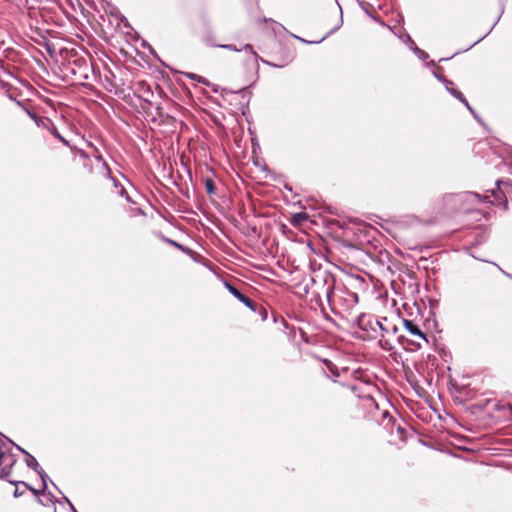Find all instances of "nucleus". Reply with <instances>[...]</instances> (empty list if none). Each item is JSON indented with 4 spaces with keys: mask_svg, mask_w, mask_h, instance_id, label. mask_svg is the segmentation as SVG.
<instances>
[{
    "mask_svg": "<svg viewBox=\"0 0 512 512\" xmlns=\"http://www.w3.org/2000/svg\"><path fill=\"white\" fill-rule=\"evenodd\" d=\"M18 487L19 486H16V489H15L14 494H13L15 498H18V497L22 496L23 493H24V491H20Z\"/></svg>",
    "mask_w": 512,
    "mask_h": 512,
    "instance_id": "obj_35",
    "label": "nucleus"
},
{
    "mask_svg": "<svg viewBox=\"0 0 512 512\" xmlns=\"http://www.w3.org/2000/svg\"><path fill=\"white\" fill-rule=\"evenodd\" d=\"M400 433L404 431V428H401L400 426L397 428Z\"/></svg>",
    "mask_w": 512,
    "mask_h": 512,
    "instance_id": "obj_43",
    "label": "nucleus"
},
{
    "mask_svg": "<svg viewBox=\"0 0 512 512\" xmlns=\"http://www.w3.org/2000/svg\"><path fill=\"white\" fill-rule=\"evenodd\" d=\"M26 465L33 469L36 473L41 470V466L39 465L38 461L34 456H32L30 453H26Z\"/></svg>",
    "mask_w": 512,
    "mask_h": 512,
    "instance_id": "obj_11",
    "label": "nucleus"
},
{
    "mask_svg": "<svg viewBox=\"0 0 512 512\" xmlns=\"http://www.w3.org/2000/svg\"><path fill=\"white\" fill-rule=\"evenodd\" d=\"M407 41H408V43H409V45H410L411 50H413V52H414L415 54H417V50H421L420 48H418V47L415 45L414 41L411 39V37H410L409 35H407Z\"/></svg>",
    "mask_w": 512,
    "mask_h": 512,
    "instance_id": "obj_22",
    "label": "nucleus"
},
{
    "mask_svg": "<svg viewBox=\"0 0 512 512\" xmlns=\"http://www.w3.org/2000/svg\"><path fill=\"white\" fill-rule=\"evenodd\" d=\"M21 5L27 4L28 0H17Z\"/></svg>",
    "mask_w": 512,
    "mask_h": 512,
    "instance_id": "obj_39",
    "label": "nucleus"
},
{
    "mask_svg": "<svg viewBox=\"0 0 512 512\" xmlns=\"http://www.w3.org/2000/svg\"><path fill=\"white\" fill-rule=\"evenodd\" d=\"M275 24H276V25H278L280 28H282V29H284V30H285V28H284V26H283V25H281V24H279V23H277V22H275Z\"/></svg>",
    "mask_w": 512,
    "mask_h": 512,
    "instance_id": "obj_42",
    "label": "nucleus"
},
{
    "mask_svg": "<svg viewBox=\"0 0 512 512\" xmlns=\"http://www.w3.org/2000/svg\"><path fill=\"white\" fill-rule=\"evenodd\" d=\"M466 107H467V109H468V110L473 114L474 118H475L478 122H480V121H481L480 117H479V116L477 115V113L473 110V108L470 106V104H469V103H468V106H466Z\"/></svg>",
    "mask_w": 512,
    "mask_h": 512,
    "instance_id": "obj_29",
    "label": "nucleus"
},
{
    "mask_svg": "<svg viewBox=\"0 0 512 512\" xmlns=\"http://www.w3.org/2000/svg\"><path fill=\"white\" fill-rule=\"evenodd\" d=\"M163 240L166 242V243H169L170 245H173L175 246L176 248L182 250V251H186V249L179 243H177L176 241L172 240V239H169V238H166V237H163Z\"/></svg>",
    "mask_w": 512,
    "mask_h": 512,
    "instance_id": "obj_20",
    "label": "nucleus"
},
{
    "mask_svg": "<svg viewBox=\"0 0 512 512\" xmlns=\"http://www.w3.org/2000/svg\"><path fill=\"white\" fill-rule=\"evenodd\" d=\"M482 38L478 39L477 41H475L472 45H470L467 49H465L464 51H467L469 50L470 48H472L474 45L478 44V42L481 41Z\"/></svg>",
    "mask_w": 512,
    "mask_h": 512,
    "instance_id": "obj_37",
    "label": "nucleus"
},
{
    "mask_svg": "<svg viewBox=\"0 0 512 512\" xmlns=\"http://www.w3.org/2000/svg\"><path fill=\"white\" fill-rule=\"evenodd\" d=\"M18 451H20L21 453H23L25 456H26V453H28L25 449H23L22 447H20L19 445L15 444L13 445Z\"/></svg>",
    "mask_w": 512,
    "mask_h": 512,
    "instance_id": "obj_36",
    "label": "nucleus"
},
{
    "mask_svg": "<svg viewBox=\"0 0 512 512\" xmlns=\"http://www.w3.org/2000/svg\"><path fill=\"white\" fill-rule=\"evenodd\" d=\"M378 329L381 331L382 337L389 334H396L398 332V327L395 324L388 322L387 318L380 320Z\"/></svg>",
    "mask_w": 512,
    "mask_h": 512,
    "instance_id": "obj_7",
    "label": "nucleus"
},
{
    "mask_svg": "<svg viewBox=\"0 0 512 512\" xmlns=\"http://www.w3.org/2000/svg\"><path fill=\"white\" fill-rule=\"evenodd\" d=\"M204 184L208 195H214L216 193V186L213 179L206 177L204 179Z\"/></svg>",
    "mask_w": 512,
    "mask_h": 512,
    "instance_id": "obj_13",
    "label": "nucleus"
},
{
    "mask_svg": "<svg viewBox=\"0 0 512 512\" xmlns=\"http://www.w3.org/2000/svg\"><path fill=\"white\" fill-rule=\"evenodd\" d=\"M357 326L366 332H377L380 325V320L371 315L361 314L357 320Z\"/></svg>",
    "mask_w": 512,
    "mask_h": 512,
    "instance_id": "obj_4",
    "label": "nucleus"
},
{
    "mask_svg": "<svg viewBox=\"0 0 512 512\" xmlns=\"http://www.w3.org/2000/svg\"><path fill=\"white\" fill-rule=\"evenodd\" d=\"M202 40L203 42L208 45V46H211V47H218V45L214 42L213 40V35L210 31H207L203 34L202 36Z\"/></svg>",
    "mask_w": 512,
    "mask_h": 512,
    "instance_id": "obj_16",
    "label": "nucleus"
},
{
    "mask_svg": "<svg viewBox=\"0 0 512 512\" xmlns=\"http://www.w3.org/2000/svg\"><path fill=\"white\" fill-rule=\"evenodd\" d=\"M263 21L267 22V21H272V20L271 19H267V18H263Z\"/></svg>",
    "mask_w": 512,
    "mask_h": 512,
    "instance_id": "obj_44",
    "label": "nucleus"
},
{
    "mask_svg": "<svg viewBox=\"0 0 512 512\" xmlns=\"http://www.w3.org/2000/svg\"><path fill=\"white\" fill-rule=\"evenodd\" d=\"M492 264L495 265L501 271L502 274H504L506 277L512 279V274L503 270L498 264H496V263H492Z\"/></svg>",
    "mask_w": 512,
    "mask_h": 512,
    "instance_id": "obj_33",
    "label": "nucleus"
},
{
    "mask_svg": "<svg viewBox=\"0 0 512 512\" xmlns=\"http://www.w3.org/2000/svg\"><path fill=\"white\" fill-rule=\"evenodd\" d=\"M37 474L40 476L43 486V491L47 489V481L49 480L48 475L45 473L43 469L39 470Z\"/></svg>",
    "mask_w": 512,
    "mask_h": 512,
    "instance_id": "obj_17",
    "label": "nucleus"
},
{
    "mask_svg": "<svg viewBox=\"0 0 512 512\" xmlns=\"http://www.w3.org/2000/svg\"><path fill=\"white\" fill-rule=\"evenodd\" d=\"M351 296L353 297L354 301L357 302L358 296L356 293H351Z\"/></svg>",
    "mask_w": 512,
    "mask_h": 512,
    "instance_id": "obj_38",
    "label": "nucleus"
},
{
    "mask_svg": "<svg viewBox=\"0 0 512 512\" xmlns=\"http://www.w3.org/2000/svg\"><path fill=\"white\" fill-rule=\"evenodd\" d=\"M218 47L222 48V49H225V50L235 51V52H239V51L242 50V49L237 48L233 44H220V45H218Z\"/></svg>",
    "mask_w": 512,
    "mask_h": 512,
    "instance_id": "obj_19",
    "label": "nucleus"
},
{
    "mask_svg": "<svg viewBox=\"0 0 512 512\" xmlns=\"http://www.w3.org/2000/svg\"><path fill=\"white\" fill-rule=\"evenodd\" d=\"M429 64H430V65H435V62L432 60V61H430V63H429Z\"/></svg>",
    "mask_w": 512,
    "mask_h": 512,
    "instance_id": "obj_45",
    "label": "nucleus"
},
{
    "mask_svg": "<svg viewBox=\"0 0 512 512\" xmlns=\"http://www.w3.org/2000/svg\"><path fill=\"white\" fill-rule=\"evenodd\" d=\"M239 93H241V94H245V93H247V89H246V88H243V89H241V90L239 91Z\"/></svg>",
    "mask_w": 512,
    "mask_h": 512,
    "instance_id": "obj_40",
    "label": "nucleus"
},
{
    "mask_svg": "<svg viewBox=\"0 0 512 512\" xmlns=\"http://www.w3.org/2000/svg\"><path fill=\"white\" fill-rule=\"evenodd\" d=\"M242 50H245L246 52L253 54L255 57L258 56L257 53L254 51L253 46L251 44L244 45Z\"/></svg>",
    "mask_w": 512,
    "mask_h": 512,
    "instance_id": "obj_25",
    "label": "nucleus"
},
{
    "mask_svg": "<svg viewBox=\"0 0 512 512\" xmlns=\"http://www.w3.org/2000/svg\"><path fill=\"white\" fill-rule=\"evenodd\" d=\"M335 2H338V0H335ZM337 4H339V3H337ZM338 6H339V9H340V8H341V6H340V5H338Z\"/></svg>",
    "mask_w": 512,
    "mask_h": 512,
    "instance_id": "obj_47",
    "label": "nucleus"
},
{
    "mask_svg": "<svg viewBox=\"0 0 512 512\" xmlns=\"http://www.w3.org/2000/svg\"><path fill=\"white\" fill-rule=\"evenodd\" d=\"M418 58L422 59V60H426L429 56L428 54L423 51V50H417V54Z\"/></svg>",
    "mask_w": 512,
    "mask_h": 512,
    "instance_id": "obj_27",
    "label": "nucleus"
},
{
    "mask_svg": "<svg viewBox=\"0 0 512 512\" xmlns=\"http://www.w3.org/2000/svg\"><path fill=\"white\" fill-rule=\"evenodd\" d=\"M5 435L0 432V439L4 437Z\"/></svg>",
    "mask_w": 512,
    "mask_h": 512,
    "instance_id": "obj_46",
    "label": "nucleus"
},
{
    "mask_svg": "<svg viewBox=\"0 0 512 512\" xmlns=\"http://www.w3.org/2000/svg\"><path fill=\"white\" fill-rule=\"evenodd\" d=\"M466 107H467V109H468V110L473 114L474 118H475L478 122H480V121H481L480 117H479V116L477 115V113L473 110V108L470 106V104H469V103H468V106H466Z\"/></svg>",
    "mask_w": 512,
    "mask_h": 512,
    "instance_id": "obj_30",
    "label": "nucleus"
},
{
    "mask_svg": "<svg viewBox=\"0 0 512 512\" xmlns=\"http://www.w3.org/2000/svg\"><path fill=\"white\" fill-rule=\"evenodd\" d=\"M51 133L59 139L64 145L69 146V142L58 132L56 128H54Z\"/></svg>",
    "mask_w": 512,
    "mask_h": 512,
    "instance_id": "obj_18",
    "label": "nucleus"
},
{
    "mask_svg": "<svg viewBox=\"0 0 512 512\" xmlns=\"http://www.w3.org/2000/svg\"><path fill=\"white\" fill-rule=\"evenodd\" d=\"M451 58H452V57H448V58H441L439 61H440V62H441V61H446V60H449V59H451Z\"/></svg>",
    "mask_w": 512,
    "mask_h": 512,
    "instance_id": "obj_41",
    "label": "nucleus"
},
{
    "mask_svg": "<svg viewBox=\"0 0 512 512\" xmlns=\"http://www.w3.org/2000/svg\"><path fill=\"white\" fill-rule=\"evenodd\" d=\"M187 75L190 78H192V79H196L198 82H202V83H205V84L207 83V81L203 77H201V76H198V75H195V74H192V73H189Z\"/></svg>",
    "mask_w": 512,
    "mask_h": 512,
    "instance_id": "obj_26",
    "label": "nucleus"
},
{
    "mask_svg": "<svg viewBox=\"0 0 512 512\" xmlns=\"http://www.w3.org/2000/svg\"><path fill=\"white\" fill-rule=\"evenodd\" d=\"M466 107H467V109H468V110L473 114L474 118H475L478 122H480V121H481L480 117H479V116L477 115V113L473 110V108L470 106V104H469V103H468V106H466Z\"/></svg>",
    "mask_w": 512,
    "mask_h": 512,
    "instance_id": "obj_32",
    "label": "nucleus"
},
{
    "mask_svg": "<svg viewBox=\"0 0 512 512\" xmlns=\"http://www.w3.org/2000/svg\"><path fill=\"white\" fill-rule=\"evenodd\" d=\"M64 500L69 505V508H70L71 512H78L76 510V508L74 507V505L71 503V501L67 497H64Z\"/></svg>",
    "mask_w": 512,
    "mask_h": 512,
    "instance_id": "obj_34",
    "label": "nucleus"
},
{
    "mask_svg": "<svg viewBox=\"0 0 512 512\" xmlns=\"http://www.w3.org/2000/svg\"><path fill=\"white\" fill-rule=\"evenodd\" d=\"M466 107H467V109H468V110L473 114L474 118H475L478 122H480V121H481L480 117H479V116L477 115V113L473 110V108L470 106V104H469V103H468V106H466Z\"/></svg>",
    "mask_w": 512,
    "mask_h": 512,
    "instance_id": "obj_31",
    "label": "nucleus"
},
{
    "mask_svg": "<svg viewBox=\"0 0 512 512\" xmlns=\"http://www.w3.org/2000/svg\"><path fill=\"white\" fill-rule=\"evenodd\" d=\"M10 445H14V442L8 437L0 439V479H8L18 461L17 455L11 452Z\"/></svg>",
    "mask_w": 512,
    "mask_h": 512,
    "instance_id": "obj_2",
    "label": "nucleus"
},
{
    "mask_svg": "<svg viewBox=\"0 0 512 512\" xmlns=\"http://www.w3.org/2000/svg\"><path fill=\"white\" fill-rule=\"evenodd\" d=\"M403 324H404L405 329L411 335L417 336L420 339H422L423 341L428 342V339H427L425 333L422 332L420 327L416 323H414V321L408 320V319H403Z\"/></svg>",
    "mask_w": 512,
    "mask_h": 512,
    "instance_id": "obj_6",
    "label": "nucleus"
},
{
    "mask_svg": "<svg viewBox=\"0 0 512 512\" xmlns=\"http://www.w3.org/2000/svg\"><path fill=\"white\" fill-rule=\"evenodd\" d=\"M94 158L102 163L103 168L105 169V173L107 177H111V169L109 168L107 162L103 159L102 154L96 150V153L94 154Z\"/></svg>",
    "mask_w": 512,
    "mask_h": 512,
    "instance_id": "obj_12",
    "label": "nucleus"
},
{
    "mask_svg": "<svg viewBox=\"0 0 512 512\" xmlns=\"http://www.w3.org/2000/svg\"><path fill=\"white\" fill-rule=\"evenodd\" d=\"M9 483L15 485V486H23L26 490H29L31 491L36 497H37V500L40 504H43L42 503V500L40 499V495H43L45 493V491H43V488L41 490H37L35 488H33L32 486H30L28 483H26L25 481H12V480H9Z\"/></svg>",
    "mask_w": 512,
    "mask_h": 512,
    "instance_id": "obj_9",
    "label": "nucleus"
},
{
    "mask_svg": "<svg viewBox=\"0 0 512 512\" xmlns=\"http://www.w3.org/2000/svg\"><path fill=\"white\" fill-rule=\"evenodd\" d=\"M445 88L446 90L453 96L455 97L456 99H458L461 103H463L465 106H468V101L467 99L464 97V95L453 88V85H445Z\"/></svg>",
    "mask_w": 512,
    "mask_h": 512,
    "instance_id": "obj_10",
    "label": "nucleus"
},
{
    "mask_svg": "<svg viewBox=\"0 0 512 512\" xmlns=\"http://www.w3.org/2000/svg\"><path fill=\"white\" fill-rule=\"evenodd\" d=\"M255 312H258L259 315L262 317V320H266L267 318V311L263 306L257 305V309Z\"/></svg>",
    "mask_w": 512,
    "mask_h": 512,
    "instance_id": "obj_21",
    "label": "nucleus"
},
{
    "mask_svg": "<svg viewBox=\"0 0 512 512\" xmlns=\"http://www.w3.org/2000/svg\"><path fill=\"white\" fill-rule=\"evenodd\" d=\"M343 24V19H342V9L340 8V18H339V21H338V24L332 28L323 38H321L320 40L318 41H308V40H305L297 35H293L292 34V37L298 39L299 41L301 42H304V43H307V44H318V43H321L326 37H328L329 35H331L332 33H334L336 30H338Z\"/></svg>",
    "mask_w": 512,
    "mask_h": 512,
    "instance_id": "obj_8",
    "label": "nucleus"
},
{
    "mask_svg": "<svg viewBox=\"0 0 512 512\" xmlns=\"http://www.w3.org/2000/svg\"><path fill=\"white\" fill-rule=\"evenodd\" d=\"M311 287L307 285L306 292L311 293L315 297H320L322 294L325 295L328 303L331 305L332 296L334 294V281L332 278L324 275H316L310 278Z\"/></svg>",
    "mask_w": 512,
    "mask_h": 512,
    "instance_id": "obj_3",
    "label": "nucleus"
},
{
    "mask_svg": "<svg viewBox=\"0 0 512 512\" xmlns=\"http://www.w3.org/2000/svg\"><path fill=\"white\" fill-rule=\"evenodd\" d=\"M110 178L112 179L113 184H114V186H115L116 188H117L118 186H120V190H119V194H120V196H121V197H124L128 202L134 203V202L132 201V199L129 197V195H128L127 191L125 190V188H124L123 186H121L115 178H113L112 176H111Z\"/></svg>",
    "mask_w": 512,
    "mask_h": 512,
    "instance_id": "obj_15",
    "label": "nucleus"
},
{
    "mask_svg": "<svg viewBox=\"0 0 512 512\" xmlns=\"http://www.w3.org/2000/svg\"><path fill=\"white\" fill-rule=\"evenodd\" d=\"M440 70H442V68H437L435 70H433V75L435 76V78H437L439 81H441L444 85H453V82L449 79H447L444 75H442L440 73Z\"/></svg>",
    "mask_w": 512,
    "mask_h": 512,
    "instance_id": "obj_14",
    "label": "nucleus"
},
{
    "mask_svg": "<svg viewBox=\"0 0 512 512\" xmlns=\"http://www.w3.org/2000/svg\"><path fill=\"white\" fill-rule=\"evenodd\" d=\"M225 287L227 290L241 303H243L246 307H248L252 311H256L257 304L252 301L250 298L245 296L243 293H241L234 285H232L230 282L225 281L224 282Z\"/></svg>",
    "mask_w": 512,
    "mask_h": 512,
    "instance_id": "obj_5",
    "label": "nucleus"
},
{
    "mask_svg": "<svg viewBox=\"0 0 512 512\" xmlns=\"http://www.w3.org/2000/svg\"><path fill=\"white\" fill-rule=\"evenodd\" d=\"M501 185L511 188L507 183L500 180L496 181V188L487 190L485 194L476 192L465 191L457 194L447 195L445 201L451 204L456 212L468 213L475 209L476 205L483 202H490L495 205L503 204L505 208L508 206V201L505 192L502 190Z\"/></svg>",
    "mask_w": 512,
    "mask_h": 512,
    "instance_id": "obj_1",
    "label": "nucleus"
},
{
    "mask_svg": "<svg viewBox=\"0 0 512 512\" xmlns=\"http://www.w3.org/2000/svg\"><path fill=\"white\" fill-rule=\"evenodd\" d=\"M466 107H467V109H468V110L473 114L474 118H475L478 122H480V121H481L480 117H479V116L477 115V113L473 110V108L470 106V104H469V103H468V106H466Z\"/></svg>",
    "mask_w": 512,
    "mask_h": 512,
    "instance_id": "obj_28",
    "label": "nucleus"
},
{
    "mask_svg": "<svg viewBox=\"0 0 512 512\" xmlns=\"http://www.w3.org/2000/svg\"><path fill=\"white\" fill-rule=\"evenodd\" d=\"M407 41H408V43H409V45H410L411 50H413V52H414L415 54H417V50H421L420 48H418V47L415 45L414 41L411 39V37H410L409 35H407Z\"/></svg>",
    "mask_w": 512,
    "mask_h": 512,
    "instance_id": "obj_23",
    "label": "nucleus"
},
{
    "mask_svg": "<svg viewBox=\"0 0 512 512\" xmlns=\"http://www.w3.org/2000/svg\"><path fill=\"white\" fill-rule=\"evenodd\" d=\"M407 41H408V43H409V45H410L411 50H413V52H414L415 54H417V50H421L420 48H418V47L415 45L414 41L411 39V37H410L409 35H407Z\"/></svg>",
    "mask_w": 512,
    "mask_h": 512,
    "instance_id": "obj_24",
    "label": "nucleus"
}]
</instances>
